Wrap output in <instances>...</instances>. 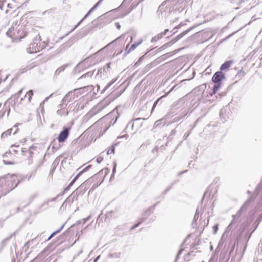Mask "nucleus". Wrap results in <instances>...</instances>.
Returning <instances> with one entry per match:
<instances>
[{
	"mask_svg": "<svg viewBox=\"0 0 262 262\" xmlns=\"http://www.w3.org/2000/svg\"><path fill=\"white\" fill-rule=\"evenodd\" d=\"M5 4L7 5V6L8 8H14L15 7H16V8L19 7L17 5H16L14 6H13V5L12 4H11L9 3H7L6 0H0V8L1 9H3V8L5 6Z\"/></svg>",
	"mask_w": 262,
	"mask_h": 262,
	"instance_id": "nucleus-9",
	"label": "nucleus"
},
{
	"mask_svg": "<svg viewBox=\"0 0 262 262\" xmlns=\"http://www.w3.org/2000/svg\"><path fill=\"white\" fill-rule=\"evenodd\" d=\"M168 31V29H166L164 30V32H162L164 34V35L166 34V33Z\"/></svg>",
	"mask_w": 262,
	"mask_h": 262,
	"instance_id": "nucleus-42",
	"label": "nucleus"
},
{
	"mask_svg": "<svg viewBox=\"0 0 262 262\" xmlns=\"http://www.w3.org/2000/svg\"><path fill=\"white\" fill-rule=\"evenodd\" d=\"M9 112H10V109L9 110V111L8 112V115L9 114Z\"/></svg>",
	"mask_w": 262,
	"mask_h": 262,
	"instance_id": "nucleus-53",
	"label": "nucleus"
},
{
	"mask_svg": "<svg viewBox=\"0 0 262 262\" xmlns=\"http://www.w3.org/2000/svg\"><path fill=\"white\" fill-rule=\"evenodd\" d=\"M189 30L185 31L179 35H178L177 36L175 37L174 39H173L172 40H171V43H173L177 41L178 40H179L180 38H181L182 37H183L185 35H186L188 32Z\"/></svg>",
	"mask_w": 262,
	"mask_h": 262,
	"instance_id": "nucleus-14",
	"label": "nucleus"
},
{
	"mask_svg": "<svg viewBox=\"0 0 262 262\" xmlns=\"http://www.w3.org/2000/svg\"><path fill=\"white\" fill-rule=\"evenodd\" d=\"M232 63V61H228L225 62L224 63H223L221 66V68H220L221 70L224 71V70L228 69L230 67Z\"/></svg>",
	"mask_w": 262,
	"mask_h": 262,
	"instance_id": "nucleus-15",
	"label": "nucleus"
},
{
	"mask_svg": "<svg viewBox=\"0 0 262 262\" xmlns=\"http://www.w3.org/2000/svg\"><path fill=\"white\" fill-rule=\"evenodd\" d=\"M114 151V147H112V148H110L108 150H107V154H111L112 153H113Z\"/></svg>",
	"mask_w": 262,
	"mask_h": 262,
	"instance_id": "nucleus-29",
	"label": "nucleus"
},
{
	"mask_svg": "<svg viewBox=\"0 0 262 262\" xmlns=\"http://www.w3.org/2000/svg\"><path fill=\"white\" fill-rule=\"evenodd\" d=\"M80 22H79V23H78V24L75 26V28H74L72 30V31L73 30H74V29H75L77 27V26L80 24Z\"/></svg>",
	"mask_w": 262,
	"mask_h": 262,
	"instance_id": "nucleus-44",
	"label": "nucleus"
},
{
	"mask_svg": "<svg viewBox=\"0 0 262 262\" xmlns=\"http://www.w3.org/2000/svg\"><path fill=\"white\" fill-rule=\"evenodd\" d=\"M220 87L221 84L220 83H216L213 86V93L215 94Z\"/></svg>",
	"mask_w": 262,
	"mask_h": 262,
	"instance_id": "nucleus-18",
	"label": "nucleus"
},
{
	"mask_svg": "<svg viewBox=\"0 0 262 262\" xmlns=\"http://www.w3.org/2000/svg\"><path fill=\"white\" fill-rule=\"evenodd\" d=\"M141 223V222L139 223L138 224H136V225H135L134 226H133V227H132L131 229L132 230H133L134 229H135V228L138 227V226L139 225V224Z\"/></svg>",
	"mask_w": 262,
	"mask_h": 262,
	"instance_id": "nucleus-37",
	"label": "nucleus"
},
{
	"mask_svg": "<svg viewBox=\"0 0 262 262\" xmlns=\"http://www.w3.org/2000/svg\"><path fill=\"white\" fill-rule=\"evenodd\" d=\"M5 113H6V111H1L0 112V119L4 117V116L5 114Z\"/></svg>",
	"mask_w": 262,
	"mask_h": 262,
	"instance_id": "nucleus-30",
	"label": "nucleus"
},
{
	"mask_svg": "<svg viewBox=\"0 0 262 262\" xmlns=\"http://www.w3.org/2000/svg\"><path fill=\"white\" fill-rule=\"evenodd\" d=\"M102 0H100L98 3H97L95 6H94L89 11V12L88 13V14L85 16L84 17H86L93 10H94L96 8V7H97V6L99 4V3L101 2Z\"/></svg>",
	"mask_w": 262,
	"mask_h": 262,
	"instance_id": "nucleus-21",
	"label": "nucleus"
},
{
	"mask_svg": "<svg viewBox=\"0 0 262 262\" xmlns=\"http://www.w3.org/2000/svg\"><path fill=\"white\" fill-rule=\"evenodd\" d=\"M213 230H214V233L215 234L218 230V227H217V225H216L215 226H214L213 228Z\"/></svg>",
	"mask_w": 262,
	"mask_h": 262,
	"instance_id": "nucleus-33",
	"label": "nucleus"
},
{
	"mask_svg": "<svg viewBox=\"0 0 262 262\" xmlns=\"http://www.w3.org/2000/svg\"><path fill=\"white\" fill-rule=\"evenodd\" d=\"M149 212H150V209H147L146 211H145L144 215H149Z\"/></svg>",
	"mask_w": 262,
	"mask_h": 262,
	"instance_id": "nucleus-35",
	"label": "nucleus"
},
{
	"mask_svg": "<svg viewBox=\"0 0 262 262\" xmlns=\"http://www.w3.org/2000/svg\"><path fill=\"white\" fill-rule=\"evenodd\" d=\"M33 95V92L32 90L29 91L25 95L24 98H21L20 101H23L26 97H28V102H30L31 99Z\"/></svg>",
	"mask_w": 262,
	"mask_h": 262,
	"instance_id": "nucleus-10",
	"label": "nucleus"
},
{
	"mask_svg": "<svg viewBox=\"0 0 262 262\" xmlns=\"http://www.w3.org/2000/svg\"><path fill=\"white\" fill-rule=\"evenodd\" d=\"M128 47H129V43L126 46V48H125V55L128 54L131 51H133V50H130V48L128 49Z\"/></svg>",
	"mask_w": 262,
	"mask_h": 262,
	"instance_id": "nucleus-25",
	"label": "nucleus"
},
{
	"mask_svg": "<svg viewBox=\"0 0 262 262\" xmlns=\"http://www.w3.org/2000/svg\"><path fill=\"white\" fill-rule=\"evenodd\" d=\"M224 79H225L224 74L221 71H219L213 75L212 80L215 83H220Z\"/></svg>",
	"mask_w": 262,
	"mask_h": 262,
	"instance_id": "nucleus-5",
	"label": "nucleus"
},
{
	"mask_svg": "<svg viewBox=\"0 0 262 262\" xmlns=\"http://www.w3.org/2000/svg\"><path fill=\"white\" fill-rule=\"evenodd\" d=\"M76 97L73 91L69 92L62 99L63 103L69 102Z\"/></svg>",
	"mask_w": 262,
	"mask_h": 262,
	"instance_id": "nucleus-8",
	"label": "nucleus"
},
{
	"mask_svg": "<svg viewBox=\"0 0 262 262\" xmlns=\"http://www.w3.org/2000/svg\"><path fill=\"white\" fill-rule=\"evenodd\" d=\"M6 179L8 182H10L12 184V189L15 188L19 182L15 174H8L6 176Z\"/></svg>",
	"mask_w": 262,
	"mask_h": 262,
	"instance_id": "nucleus-4",
	"label": "nucleus"
},
{
	"mask_svg": "<svg viewBox=\"0 0 262 262\" xmlns=\"http://www.w3.org/2000/svg\"><path fill=\"white\" fill-rule=\"evenodd\" d=\"M92 73H90V72H88L84 75H83L80 78H83L84 77H85L86 76H92Z\"/></svg>",
	"mask_w": 262,
	"mask_h": 262,
	"instance_id": "nucleus-28",
	"label": "nucleus"
},
{
	"mask_svg": "<svg viewBox=\"0 0 262 262\" xmlns=\"http://www.w3.org/2000/svg\"><path fill=\"white\" fill-rule=\"evenodd\" d=\"M7 78V76L5 77V78L4 79V80H5Z\"/></svg>",
	"mask_w": 262,
	"mask_h": 262,
	"instance_id": "nucleus-52",
	"label": "nucleus"
},
{
	"mask_svg": "<svg viewBox=\"0 0 262 262\" xmlns=\"http://www.w3.org/2000/svg\"><path fill=\"white\" fill-rule=\"evenodd\" d=\"M69 132L67 128H64V129L59 135L58 140L59 142H62L65 141L69 136Z\"/></svg>",
	"mask_w": 262,
	"mask_h": 262,
	"instance_id": "nucleus-7",
	"label": "nucleus"
},
{
	"mask_svg": "<svg viewBox=\"0 0 262 262\" xmlns=\"http://www.w3.org/2000/svg\"><path fill=\"white\" fill-rule=\"evenodd\" d=\"M2 72L0 71V83L2 81Z\"/></svg>",
	"mask_w": 262,
	"mask_h": 262,
	"instance_id": "nucleus-41",
	"label": "nucleus"
},
{
	"mask_svg": "<svg viewBox=\"0 0 262 262\" xmlns=\"http://www.w3.org/2000/svg\"><path fill=\"white\" fill-rule=\"evenodd\" d=\"M103 160V158L101 157H99L97 158V162L98 163H100Z\"/></svg>",
	"mask_w": 262,
	"mask_h": 262,
	"instance_id": "nucleus-31",
	"label": "nucleus"
},
{
	"mask_svg": "<svg viewBox=\"0 0 262 262\" xmlns=\"http://www.w3.org/2000/svg\"><path fill=\"white\" fill-rule=\"evenodd\" d=\"M158 102V100L157 101H156L155 103H154V106H153V108H152V110L154 109V107L156 106V105L157 104Z\"/></svg>",
	"mask_w": 262,
	"mask_h": 262,
	"instance_id": "nucleus-43",
	"label": "nucleus"
},
{
	"mask_svg": "<svg viewBox=\"0 0 262 262\" xmlns=\"http://www.w3.org/2000/svg\"><path fill=\"white\" fill-rule=\"evenodd\" d=\"M189 30L185 31L179 35H178L177 36L175 37L174 39H173L172 40H171V43H173L177 41L178 40H179L180 38H181L182 37H183L185 35H186L188 32Z\"/></svg>",
	"mask_w": 262,
	"mask_h": 262,
	"instance_id": "nucleus-13",
	"label": "nucleus"
},
{
	"mask_svg": "<svg viewBox=\"0 0 262 262\" xmlns=\"http://www.w3.org/2000/svg\"><path fill=\"white\" fill-rule=\"evenodd\" d=\"M141 41L138 42V43H134L132 45V46L130 47V50L134 51L141 43Z\"/></svg>",
	"mask_w": 262,
	"mask_h": 262,
	"instance_id": "nucleus-22",
	"label": "nucleus"
},
{
	"mask_svg": "<svg viewBox=\"0 0 262 262\" xmlns=\"http://www.w3.org/2000/svg\"><path fill=\"white\" fill-rule=\"evenodd\" d=\"M32 68V67L28 66L26 68L21 69L20 70L21 71V73H24L27 72V70L31 69Z\"/></svg>",
	"mask_w": 262,
	"mask_h": 262,
	"instance_id": "nucleus-24",
	"label": "nucleus"
},
{
	"mask_svg": "<svg viewBox=\"0 0 262 262\" xmlns=\"http://www.w3.org/2000/svg\"><path fill=\"white\" fill-rule=\"evenodd\" d=\"M231 225V224H230L228 226V228H228V229H229V228L230 227Z\"/></svg>",
	"mask_w": 262,
	"mask_h": 262,
	"instance_id": "nucleus-50",
	"label": "nucleus"
},
{
	"mask_svg": "<svg viewBox=\"0 0 262 262\" xmlns=\"http://www.w3.org/2000/svg\"><path fill=\"white\" fill-rule=\"evenodd\" d=\"M131 124L132 127H133V126H134V124H133V123H132L131 122H129V123L128 124V125H129V124Z\"/></svg>",
	"mask_w": 262,
	"mask_h": 262,
	"instance_id": "nucleus-45",
	"label": "nucleus"
},
{
	"mask_svg": "<svg viewBox=\"0 0 262 262\" xmlns=\"http://www.w3.org/2000/svg\"><path fill=\"white\" fill-rule=\"evenodd\" d=\"M163 35H164V34L163 33L158 34V35H157L156 36H155L154 37H153L152 38L151 41H157L158 40L160 39L161 38H162Z\"/></svg>",
	"mask_w": 262,
	"mask_h": 262,
	"instance_id": "nucleus-17",
	"label": "nucleus"
},
{
	"mask_svg": "<svg viewBox=\"0 0 262 262\" xmlns=\"http://www.w3.org/2000/svg\"><path fill=\"white\" fill-rule=\"evenodd\" d=\"M14 3L20 4L23 2V0H12Z\"/></svg>",
	"mask_w": 262,
	"mask_h": 262,
	"instance_id": "nucleus-32",
	"label": "nucleus"
},
{
	"mask_svg": "<svg viewBox=\"0 0 262 262\" xmlns=\"http://www.w3.org/2000/svg\"><path fill=\"white\" fill-rule=\"evenodd\" d=\"M104 170L105 171V173H107V171H108V169L106 168V169H104Z\"/></svg>",
	"mask_w": 262,
	"mask_h": 262,
	"instance_id": "nucleus-46",
	"label": "nucleus"
},
{
	"mask_svg": "<svg viewBox=\"0 0 262 262\" xmlns=\"http://www.w3.org/2000/svg\"><path fill=\"white\" fill-rule=\"evenodd\" d=\"M55 200V198H53V199H52L51 200H49V201H54Z\"/></svg>",
	"mask_w": 262,
	"mask_h": 262,
	"instance_id": "nucleus-47",
	"label": "nucleus"
},
{
	"mask_svg": "<svg viewBox=\"0 0 262 262\" xmlns=\"http://www.w3.org/2000/svg\"><path fill=\"white\" fill-rule=\"evenodd\" d=\"M91 87H92V86H88L86 87L85 86V87L81 88L78 89H75L73 91V93L76 95V97H78V96H79L81 94H83L84 93L87 92L89 91H91Z\"/></svg>",
	"mask_w": 262,
	"mask_h": 262,
	"instance_id": "nucleus-6",
	"label": "nucleus"
},
{
	"mask_svg": "<svg viewBox=\"0 0 262 262\" xmlns=\"http://www.w3.org/2000/svg\"><path fill=\"white\" fill-rule=\"evenodd\" d=\"M23 92V89L19 90L16 94L17 98H18Z\"/></svg>",
	"mask_w": 262,
	"mask_h": 262,
	"instance_id": "nucleus-34",
	"label": "nucleus"
},
{
	"mask_svg": "<svg viewBox=\"0 0 262 262\" xmlns=\"http://www.w3.org/2000/svg\"><path fill=\"white\" fill-rule=\"evenodd\" d=\"M122 51L121 50V51H120V53H119L118 54H120V53H122Z\"/></svg>",
	"mask_w": 262,
	"mask_h": 262,
	"instance_id": "nucleus-54",
	"label": "nucleus"
},
{
	"mask_svg": "<svg viewBox=\"0 0 262 262\" xmlns=\"http://www.w3.org/2000/svg\"><path fill=\"white\" fill-rule=\"evenodd\" d=\"M12 130V129H8L6 132L3 133L1 136L2 138H5L8 137V135H10L11 134Z\"/></svg>",
	"mask_w": 262,
	"mask_h": 262,
	"instance_id": "nucleus-19",
	"label": "nucleus"
},
{
	"mask_svg": "<svg viewBox=\"0 0 262 262\" xmlns=\"http://www.w3.org/2000/svg\"><path fill=\"white\" fill-rule=\"evenodd\" d=\"M100 255H99L98 256H97L94 260V262H96L100 258Z\"/></svg>",
	"mask_w": 262,
	"mask_h": 262,
	"instance_id": "nucleus-39",
	"label": "nucleus"
},
{
	"mask_svg": "<svg viewBox=\"0 0 262 262\" xmlns=\"http://www.w3.org/2000/svg\"><path fill=\"white\" fill-rule=\"evenodd\" d=\"M119 38L115 39V40H114L113 41L111 42V43H110L109 44L107 45V46H109L110 45L112 44V43H113L114 42H115V41H116L118 39H119Z\"/></svg>",
	"mask_w": 262,
	"mask_h": 262,
	"instance_id": "nucleus-40",
	"label": "nucleus"
},
{
	"mask_svg": "<svg viewBox=\"0 0 262 262\" xmlns=\"http://www.w3.org/2000/svg\"><path fill=\"white\" fill-rule=\"evenodd\" d=\"M189 30L185 31L179 35H178L177 36L175 37L174 39H173L172 40H171V43H173L177 41L178 40H179L180 38H181L182 37H183L185 35H186L188 32Z\"/></svg>",
	"mask_w": 262,
	"mask_h": 262,
	"instance_id": "nucleus-12",
	"label": "nucleus"
},
{
	"mask_svg": "<svg viewBox=\"0 0 262 262\" xmlns=\"http://www.w3.org/2000/svg\"><path fill=\"white\" fill-rule=\"evenodd\" d=\"M115 26H116V27H117V28L118 29H120L121 26H120V25H119V23H116L115 24Z\"/></svg>",
	"mask_w": 262,
	"mask_h": 262,
	"instance_id": "nucleus-36",
	"label": "nucleus"
},
{
	"mask_svg": "<svg viewBox=\"0 0 262 262\" xmlns=\"http://www.w3.org/2000/svg\"><path fill=\"white\" fill-rule=\"evenodd\" d=\"M91 167V165H89L86 168H85L82 171H80L74 178V179L69 184V186H68L67 188L68 189L70 188L72 185L74 183L76 179L78 178V177L84 171H86L89 168Z\"/></svg>",
	"mask_w": 262,
	"mask_h": 262,
	"instance_id": "nucleus-11",
	"label": "nucleus"
},
{
	"mask_svg": "<svg viewBox=\"0 0 262 262\" xmlns=\"http://www.w3.org/2000/svg\"><path fill=\"white\" fill-rule=\"evenodd\" d=\"M64 225H63L59 230H57L56 231H55L54 232H53L51 235L49 237L48 239V240H50L51 238H52L55 235H56V234H57L58 232H60V231L63 228Z\"/></svg>",
	"mask_w": 262,
	"mask_h": 262,
	"instance_id": "nucleus-20",
	"label": "nucleus"
},
{
	"mask_svg": "<svg viewBox=\"0 0 262 262\" xmlns=\"http://www.w3.org/2000/svg\"><path fill=\"white\" fill-rule=\"evenodd\" d=\"M181 252H182V250H180V251H179L178 255H179V254L181 253Z\"/></svg>",
	"mask_w": 262,
	"mask_h": 262,
	"instance_id": "nucleus-49",
	"label": "nucleus"
},
{
	"mask_svg": "<svg viewBox=\"0 0 262 262\" xmlns=\"http://www.w3.org/2000/svg\"><path fill=\"white\" fill-rule=\"evenodd\" d=\"M1 106H2V104L0 103V108L1 107Z\"/></svg>",
	"mask_w": 262,
	"mask_h": 262,
	"instance_id": "nucleus-55",
	"label": "nucleus"
},
{
	"mask_svg": "<svg viewBox=\"0 0 262 262\" xmlns=\"http://www.w3.org/2000/svg\"><path fill=\"white\" fill-rule=\"evenodd\" d=\"M48 99H49V97L46 98V99L45 100V101H47Z\"/></svg>",
	"mask_w": 262,
	"mask_h": 262,
	"instance_id": "nucleus-51",
	"label": "nucleus"
},
{
	"mask_svg": "<svg viewBox=\"0 0 262 262\" xmlns=\"http://www.w3.org/2000/svg\"><path fill=\"white\" fill-rule=\"evenodd\" d=\"M9 10H8V9H7V10H6V13H9Z\"/></svg>",
	"mask_w": 262,
	"mask_h": 262,
	"instance_id": "nucleus-48",
	"label": "nucleus"
},
{
	"mask_svg": "<svg viewBox=\"0 0 262 262\" xmlns=\"http://www.w3.org/2000/svg\"><path fill=\"white\" fill-rule=\"evenodd\" d=\"M115 81V80H112L111 82H110L109 83H108L107 84V85L105 87V88L104 89L103 91H105L106 89H107Z\"/></svg>",
	"mask_w": 262,
	"mask_h": 262,
	"instance_id": "nucleus-27",
	"label": "nucleus"
},
{
	"mask_svg": "<svg viewBox=\"0 0 262 262\" xmlns=\"http://www.w3.org/2000/svg\"><path fill=\"white\" fill-rule=\"evenodd\" d=\"M90 216H89V217H87V218H86V219H83L82 220V221H83V224H84V223H85L86 222V221H87L89 219V218H90Z\"/></svg>",
	"mask_w": 262,
	"mask_h": 262,
	"instance_id": "nucleus-38",
	"label": "nucleus"
},
{
	"mask_svg": "<svg viewBox=\"0 0 262 262\" xmlns=\"http://www.w3.org/2000/svg\"><path fill=\"white\" fill-rule=\"evenodd\" d=\"M64 67H61L59 68H58L55 72L56 74H59L61 72L64 71Z\"/></svg>",
	"mask_w": 262,
	"mask_h": 262,
	"instance_id": "nucleus-23",
	"label": "nucleus"
},
{
	"mask_svg": "<svg viewBox=\"0 0 262 262\" xmlns=\"http://www.w3.org/2000/svg\"><path fill=\"white\" fill-rule=\"evenodd\" d=\"M57 114L61 116L63 115L67 116L68 114V112L66 111L65 109L61 108L57 111Z\"/></svg>",
	"mask_w": 262,
	"mask_h": 262,
	"instance_id": "nucleus-16",
	"label": "nucleus"
},
{
	"mask_svg": "<svg viewBox=\"0 0 262 262\" xmlns=\"http://www.w3.org/2000/svg\"><path fill=\"white\" fill-rule=\"evenodd\" d=\"M40 36H37L34 38L33 42L31 43L29 47L27 49V52L29 53H36L43 49L46 46V43L45 41L40 42Z\"/></svg>",
	"mask_w": 262,
	"mask_h": 262,
	"instance_id": "nucleus-3",
	"label": "nucleus"
},
{
	"mask_svg": "<svg viewBox=\"0 0 262 262\" xmlns=\"http://www.w3.org/2000/svg\"><path fill=\"white\" fill-rule=\"evenodd\" d=\"M113 164H114V167H113V174H112V177L114 176V173L116 172V166H117V163L116 162H114Z\"/></svg>",
	"mask_w": 262,
	"mask_h": 262,
	"instance_id": "nucleus-26",
	"label": "nucleus"
},
{
	"mask_svg": "<svg viewBox=\"0 0 262 262\" xmlns=\"http://www.w3.org/2000/svg\"><path fill=\"white\" fill-rule=\"evenodd\" d=\"M7 35L13 39L20 40L26 36L24 27L23 25H18L17 23H13L7 32Z\"/></svg>",
	"mask_w": 262,
	"mask_h": 262,
	"instance_id": "nucleus-2",
	"label": "nucleus"
},
{
	"mask_svg": "<svg viewBox=\"0 0 262 262\" xmlns=\"http://www.w3.org/2000/svg\"><path fill=\"white\" fill-rule=\"evenodd\" d=\"M191 3V0H166L159 6L158 12L161 13L162 16L166 17L171 12H181Z\"/></svg>",
	"mask_w": 262,
	"mask_h": 262,
	"instance_id": "nucleus-1",
	"label": "nucleus"
}]
</instances>
